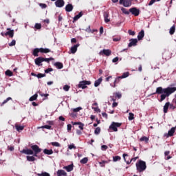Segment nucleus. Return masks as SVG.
Masks as SVG:
<instances>
[{
	"mask_svg": "<svg viewBox=\"0 0 176 176\" xmlns=\"http://www.w3.org/2000/svg\"><path fill=\"white\" fill-rule=\"evenodd\" d=\"M120 79H122L121 76H118L117 77L113 82V87H116V84L119 83V82H120Z\"/></svg>",
	"mask_w": 176,
	"mask_h": 176,
	"instance_id": "c85d7f7f",
	"label": "nucleus"
},
{
	"mask_svg": "<svg viewBox=\"0 0 176 176\" xmlns=\"http://www.w3.org/2000/svg\"><path fill=\"white\" fill-rule=\"evenodd\" d=\"M140 141H141V142L145 141L146 143H148V142L149 141V138H148L146 137V136H143V137H142V138L140 139Z\"/></svg>",
	"mask_w": 176,
	"mask_h": 176,
	"instance_id": "58836bf2",
	"label": "nucleus"
},
{
	"mask_svg": "<svg viewBox=\"0 0 176 176\" xmlns=\"http://www.w3.org/2000/svg\"><path fill=\"white\" fill-rule=\"evenodd\" d=\"M130 13L133 16H140V10L137 8H132L129 9Z\"/></svg>",
	"mask_w": 176,
	"mask_h": 176,
	"instance_id": "423d86ee",
	"label": "nucleus"
},
{
	"mask_svg": "<svg viewBox=\"0 0 176 176\" xmlns=\"http://www.w3.org/2000/svg\"><path fill=\"white\" fill-rule=\"evenodd\" d=\"M36 98H38V94H35L34 95L30 98L29 101H35Z\"/></svg>",
	"mask_w": 176,
	"mask_h": 176,
	"instance_id": "c9c22d12",
	"label": "nucleus"
},
{
	"mask_svg": "<svg viewBox=\"0 0 176 176\" xmlns=\"http://www.w3.org/2000/svg\"><path fill=\"white\" fill-rule=\"evenodd\" d=\"M113 63H118V61H119V58L118 57H116L112 60Z\"/></svg>",
	"mask_w": 176,
	"mask_h": 176,
	"instance_id": "774afa93",
	"label": "nucleus"
},
{
	"mask_svg": "<svg viewBox=\"0 0 176 176\" xmlns=\"http://www.w3.org/2000/svg\"><path fill=\"white\" fill-rule=\"evenodd\" d=\"M72 129V125L71 124H67V131H71Z\"/></svg>",
	"mask_w": 176,
	"mask_h": 176,
	"instance_id": "e2e57ef3",
	"label": "nucleus"
},
{
	"mask_svg": "<svg viewBox=\"0 0 176 176\" xmlns=\"http://www.w3.org/2000/svg\"><path fill=\"white\" fill-rule=\"evenodd\" d=\"M38 176H50V174L47 173V172H43L42 173H38Z\"/></svg>",
	"mask_w": 176,
	"mask_h": 176,
	"instance_id": "79ce46f5",
	"label": "nucleus"
},
{
	"mask_svg": "<svg viewBox=\"0 0 176 176\" xmlns=\"http://www.w3.org/2000/svg\"><path fill=\"white\" fill-rule=\"evenodd\" d=\"M100 54H101L102 56H111V54H112V51L109 49L103 50L100 51Z\"/></svg>",
	"mask_w": 176,
	"mask_h": 176,
	"instance_id": "0eeeda50",
	"label": "nucleus"
},
{
	"mask_svg": "<svg viewBox=\"0 0 176 176\" xmlns=\"http://www.w3.org/2000/svg\"><path fill=\"white\" fill-rule=\"evenodd\" d=\"M92 109H94L96 112H101V110L98 107H92Z\"/></svg>",
	"mask_w": 176,
	"mask_h": 176,
	"instance_id": "0e129e2a",
	"label": "nucleus"
},
{
	"mask_svg": "<svg viewBox=\"0 0 176 176\" xmlns=\"http://www.w3.org/2000/svg\"><path fill=\"white\" fill-rule=\"evenodd\" d=\"M113 96L116 98H118V99L122 98V93L120 92H115L113 94Z\"/></svg>",
	"mask_w": 176,
	"mask_h": 176,
	"instance_id": "2f4dec72",
	"label": "nucleus"
},
{
	"mask_svg": "<svg viewBox=\"0 0 176 176\" xmlns=\"http://www.w3.org/2000/svg\"><path fill=\"white\" fill-rule=\"evenodd\" d=\"M90 85H91V81H89V80H82V81H80L78 85V87L79 89H87V86H90Z\"/></svg>",
	"mask_w": 176,
	"mask_h": 176,
	"instance_id": "7ed1b4c3",
	"label": "nucleus"
},
{
	"mask_svg": "<svg viewBox=\"0 0 176 176\" xmlns=\"http://www.w3.org/2000/svg\"><path fill=\"white\" fill-rule=\"evenodd\" d=\"M101 148L103 149V151H107L108 149V146L107 145H102L101 146Z\"/></svg>",
	"mask_w": 176,
	"mask_h": 176,
	"instance_id": "69168bd1",
	"label": "nucleus"
},
{
	"mask_svg": "<svg viewBox=\"0 0 176 176\" xmlns=\"http://www.w3.org/2000/svg\"><path fill=\"white\" fill-rule=\"evenodd\" d=\"M65 5L64 0H56L55 1V6L56 8H63Z\"/></svg>",
	"mask_w": 176,
	"mask_h": 176,
	"instance_id": "1a4fd4ad",
	"label": "nucleus"
},
{
	"mask_svg": "<svg viewBox=\"0 0 176 176\" xmlns=\"http://www.w3.org/2000/svg\"><path fill=\"white\" fill-rule=\"evenodd\" d=\"M34 63L38 67H41L42 65V63H43V57H38L34 60Z\"/></svg>",
	"mask_w": 176,
	"mask_h": 176,
	"instance_id": "9b49d317",
	"label": "nucleus"
},
{
	"mask_svg": "<svg viewBox=\"0 0 176 176\" xmlns=\"http://www.w3.org/2000/svg\"><path fill=\"white\" fill-rule=\"evenodd\" d=\"M101 82H102V78H99L98 80H96L94 82L95 87H98V85H101Z\"/></svg>",
	"mask_w": 176,
	"mask_h": 176,
	"instance_id": "393cba45",
	"label": "nucleus"
},
{
	"mask_svg": "<svg viewBox=\"0 0 176 176\" xmlns=\"http://www.w3.org/2000/svg\"><path fill=\"white\" fill-rule=\"evenodd\" d=\"M176 87L163 88L162 87H157L155 93L153 94H161L160 102L164 101L166 97H170L173 93H175Z\"/></svg>",
	"mask_w": 176,
	"mask_h": 176,
	"instance_id": "f257e3e1",
	"label": "nucleus"
},
{
	"mask_svg": "<svg viewBox=\"0 0 176 176\" xmlns=\"http://www.w3.org/2000/svg\"><path fill=\"white\" fill-rule=\"evenodd\" d=\"M129 75H130V73L129 72H126L123 73V74L120 77H121V79H124L126 78H128Z\"/></svg>",
	"mask_w": 176,
	"mask_h": 176,
	"instance_id": "473e14b6",
	"label": "nucleus"
},
{
	"mask_svg": "<svg viewBox=\"0 0 176 176\" xmlns=\"http://www.w3.org/2000/svg\"><path fill=\"white\" fill-rule=\"evenodd\" d=\"M175 32V25H173L169 30L170 35H174V33Z\"/></svg>",
	"mask_w": 176,
	"mask_h": 176,
	"instance_id": "cd10ccee",
	"label": "nucleus"
},
{
	"mask_svg": "<svg viewBox=\"0 0 176 176\" xmlns=\"http://www.w3.org/2000/svg\"><path fill=\"white\" fill-rule=\"evenodd\" d=\"M175 130H176V126L172 127V128L168 131V133H167V135H166L167 138H168V137H173V135H174V133H175Z\"/></svg>",
	"mask_w": 176,
	"mask_h": 176,
	"instance_id": "ddd939ff",
	"label": "nucleus"
},
{
	"mask_svg": "<svg viewBox=\"0 0 176 176\" xmlns=\"http://www.w3.org/2000/svg\"><path fill=\"white\" fill-rule=\"evenodd\" d=\"M122 157L119 155H116L113 157V162H119V160H121Z\"/></svg>",
	"mask_w": 176,
	"mask_h": 176,
	"instance_id": "4c0bfd02",
	"label": "nucleus"
},
{
	"mask_svg": "<svg viewBox=\"0 0 176 176\" xmlns=\"http://www.w3.org/2000/svg\"><path fill=\"white\" fill-rule=\"evenodd\" d=\"M169 109H170L171 111H174V109H176V107L174 106V104H170Z\"/></svg>",
	"mask_w": 176,
	"mask_h": 176,
	"instance_id": "603ef678",
	"label": "nucleus"
},
{
	"mask_svg": "<svg viewBox=\"0 0 176 176\" xmlns=\"http://www.w3.org/2000/svg\"><path fill=\"white\" fill-rule=\"evenodd\" d=\"M34 28H36V30H41V28H42V25L41 23H36Z\"/></svg>",
	"mask_w": 176,
	"mask_h": 176,
	"instance_id": "a18cd8bd",
	"label": "nucleus"
},
{
	"mask_svg": "<svg viewBox=\"0 0 176 176\" xmlns=\"http://www.w3.org/2000/svg\"><path fill=\"white\" fill-rule=\"evenodd\" d=\"M68 148H69V149H76V146H75V144H70V145H69L68 146Z\"/></svg>",
	"mask_w": 176,
	"mask_h": 176,
	"instance_id": "3c124183",
	"label": "nucleus"
},
{
	"mask_svg": "<svg viewBox=\"0 0 176 176\" xmlns=\"http://www.w3.org/2000/svg\"><path fill=\"white\" fill-rule=\"evenodd\" d=\"M6 76H13V72L10 71V69H8L5 72Z\"/></svg>",
	"mask_w": 176,
	"mask_h": 176,
	"instance_id": "72a5a7b5",
	"label": "nucleus"
},
{
	"mask_svg": "<svg viewBox=\"0 0 176 176\" xmlns=\"http://www.w3.org/2000/svg\"><path fill=\"white\" fill-rule=\"evenodd\" d=\"M65 10L66 12H72V10H74V6L71 3L66 5Z\"/></svg>",
	"mask_w": 176,
	"mask_h": 176,
	"instance_id": "6ab92c4d",
	"label": "nucleus"
},
{
	"mask_svg": "<svg viewBox=\"0 0 176 176\" xmlns=\"http://www.w3.org/2000/svg\"><path fill=\"white\" fill-rule=\"evenodd\" d=\"M39 6L41 7V9H46L47 8V5L45 3H39Z\"/></svg>",
	"mask_w": 176,
	"mask_h": 176,
	"instance_id": "8fccbe9b",
	"label": "nucleus"
},
{
	"mask_svg": "<svg viewBox=\"0 0 176 176\" xmlns=\"http://www.w3.org/2000/svg\"><path fill=\"white\" fill-rule=\"evenodd\" d=\"M82 109V107H77L73 109V112H79Z\"/></svg>",
	"mask_w": 176,
	"mask_h": 176,
	"instance_id": "bf43d9fd",
	"label": "nucleus"
},
{
	"mask_svg": "<svg viewBox=\"0 0 176 176\" xmlns=\"http://www.w3.org/2000/svg\"><path fill=\"white\" fill-rule=\"evenodd\" d=\"M168 108H170V102H166L164 106V113L168 112Z\"/></svg>",
	"mask_w": 176,
	"mask_h": 176,
	"instance_id": "5701e85b",
	"label": "nucleus"
},
{
	"mask_svg": "<svg viewBox=\"0 0 176 176\" xmlns=\"http://www.w3.org/2000/svg\"><path fill=\"white\" fill-rule=\"evenodd\" d=\"M45 76H46L45 74L38 73L36 76V78L41 79V78H45Z\"/></svg>",
	"mask_w": 176,
	"mask_h": 176,
	"instance_id": "37998d69",
	"label": "nucleus"
},
{
	"mask_svg": "<svg viewBox=\"0 0 176 176\" xmlns=\"http://www.w3.org/2000/svg\"><path fill=\"white\" fill-rule=\"evenodd\" d=\"M53 72V69L52 68H48V69L45 70V74H49V72Z\"/></svg>",
	"mask_w": 176,
	"mask_h": 176,
	"instance_id": "13d9d810",
	"label": "nucleus"
},
{
	"mask_svg": "<svg viewBox=\"0 0 176 176\" xmlns=\"http://www.w3.org/2000/svg\"><path fill=\"white\" fill-rule=\"evenodd\" d=\"M43 153H45V155H53V150L52 149H47V148H45L43 150Z\"/></svg>",
	"mask_w": 176,
	"mask_h": 176,
	"instance_id": "a878e982",
	"label": "nucleus"
},
{
	"mask_svg": "<svg viewBox=\"0 0 176 176\" xmlns=\"http://www.w3.org/2000/svg\"><path fill=\"white\" fill-rule=\"evenodd\" d=\"M40 53H45V54H47V53H50V50L48 48H40Z\"/></svg>",
	"mask_w": 176,
	"mask_h": 176,
	"instance_id": "bb28decb",
	"label": "nucleus"
},
{
	"mask_svg": "<svg viewBox=\"0 0 176 176\" xmlns=\"http://www.w3.org/2000/svg\"><path fill=\"white\" fill-rule=\"evenodd\" d=\"M41 129H47V130H52V126L50 125H43Z\"/></svg>",
	"mask_w": 176,
	"mask_h": 176,
	"instance_id": "c03bdc74",
	"label": "nucleus"
},
{
	"mask_svg": "<svg viewBox=\"0 0 176 176\" xmlns=\"http://www.w3.org/2000/svg\"><path fill=\"white\" fill-rule=\"evenodd\" d=\"M120 5H123L124 8H130L131 6V0H120Z\"/></svg>",
	"mask_w": 176,
	"mask_h": 176,
	"instance_id": "39448f33",
	"label": "nucleus"
},
{
	"mask_svg": "<svg viewBox=\"0 0 176 176\" xmlns=\"http://www.w3.org/2000/svg\"><path fill=\"white\" fill-rule=\"evenodd\" d=\"M63 170H66V171H67V173H71V171H72V170H74V164H72L66 166H63Z\"/></svg>",
	"mask_w": 176,
	"mask_h": 176,
	"instance_id": "2eb2a0df",
	"label": "nucleus"
},
{
	"mask_svg": "<svg viewBox=\"0 0 176 176\" xmlns=\"http://www.w3.org/2000/svg\"><path fill=\"white\" fill-rule=\"evenodd\" d=\"M57 176H67V172L63 169H59L56 172Z\"/></svg>",
	"mask_w": 176,
	"mask_h": 176,
	"instance_id": "f3484780",
	"label": "nucleus"
},
{
	"mask_svg": "<svg viewBox=\"0 0 176 176\" xmlns=\"http://www.w3.org/2000/svg\"><path fill=\"white\" fill-rule=\"evenodd\" d=\"M78 47H79V44L74 45L71 47L70 52L72 54H75L76 52H78Z\"/></svg>",
	"mask_w": 176,
	"mask_h": 176,
	"instance_id": "a211bd4d",
	"label": "nucleus"
},
{
	"mask_svg": "<svg viewBox=\"0 0 176 176\" xmlns=\"http://www.w3.org/2000/svg\"><path fill=\"white\" fill-rule=\"evenodd\" d=\"M136 168L138 173H142L146 170V163L142 160H140L138 163H136Z\"/></svg>",
	"mask_w": 176,
	"mask_h": 176,
	"instance_id": "f03ea898",
	"label": "nucleus"
},
{
	"mask_svg": "<svg viewBox=\"0 0 176 176\" xmlns=\"http://www.w3.org/2000/svg\"><path fill=\"white\" fill-rule=\"evenodd\" d=\"M7 31L5 33L6 36H10V38H13L14 36V30H10V28H7Z\"/></svg>",
	"mask_w": 176,
	"mask_h": 176,
	"instance_id": "6e6552de",
	"label": "nucleus"
},
{
	"mask_svg": "<svg viewBox=\"0 0 176 176\" xmlns=\"http://www.w3.org/2000/svg\"><path fill=\"white\" fill-rule=\"evenodd\" d=\"M15 128L16 129V131H21L24 130V126L15 125Z\"/></svg>",
	"mask_w": 176,
	"mask_h": 176,
	"instance_id": "e433bc0d",
	"label": "nucleus"
},
{
	"mask_svg": "<svg viewBox=\"0 0 176 176\" xmlns=\"http://www.w3.org/2000/svg\"><path fill=\"white\" fill-rule=\"evenodd\" d=\"M20 152L21 153H24L25 155H34V151L31 149H23Z\"/></svg>",
	"mask_w": 176,
	"mask_h": 176,
	"instance_id": "4468645a",
	"label": "nucleus"
},
{
	"mask_svg": "<svg viewBox=\"0 0 176 176\" xmlns=\"http://www.w3.org/2000/svg\"><path fill=\"white\" fill-rule=\"evenodd\" d=\"M102 116L103 118H105V119H108V114H107V113H102Z\"/></svg>",
	"mask_w": 176,
	"mask_h": 176,
	"instance_id": "338daca9",
	"label": "nucleus"
},
{
	"mask_svg": "<svg viewBox=\"0 0 176 176\" xmlns=\"http://www.w3.org/2000/svg\"><path fill=\"white\" fill-rule=\"evenodd\" d=\"M100 133H101V128L97 127V128L95 129L94 133H95L96 135H98V134H100Z\"/></svg>",
	"mask_w": 176,
	"mask_h": 176,
	"instance_id": "a19ab883",
	"label": "nucleus"
},
{
	"mask_svg": "<svg viewBox=\"0 0 176 176\" xmlns=\"http://www.w3.org/2000/svg\"><path fill=\"white\" fill-rule=\"evenodd\" d=\"M144 36H145V31H144V30H142L138 35V39L139 41H142V39L144 38Z\"/></svg>",
	"mask_w": 176,
	"mask_h": 176,
	"instance_id": "dca6fc26",
	"label": "nucleus"
},
{
	"mask_svg": "<svg viewBox=\"0 0 176 176\" xmlns=\"http://www.w3.org/2000/svg\"><path fill=\"white\" fill-rule=\"evenodd\" d=\"M130 43H129V47H131V46H137V43H138V40L137 38H131L129 40Z\"/></svg>",
	"mask_w": 176,
	"mask_h": 176,
	"instance_id": "f8f14e48",
	"label": "nucleus"
},
{
	"mask_svg": "<svg viewBox=\"0 0 176 176\" xmlns=\"http://www.w3.org/2000/svg\"><path fill=\"white\" fill-rule=\"evenodd\" d=\"M128 32H129V35H132L133 36H134V35H135V32L132 31L131 30H129L128 31Z\"/></svg>",
	"mask_w": 176,
	"mask_h": 176,
	"instance_id": "4d7b16f0",
	"label": "nucleus"
},
{
	"mask_svg": "<svg viewBox=\"0 0 176 176\" xmlns=\"http://www.w3.org/2000/svg\"><path fill=\"white\" fill-rule=\"evenodd\" d=\"M69 89H71V87L69 85H65L63 87V90H65V91H69Z\"/></svg>",
	"mask_w": 176,
	"mask_h": 176,
	"instance_id": "09e8293b",
	"label": "nucleus"
},
{
	"mask_svg": "<svg viewBox=\"0 0 176 176\" xmlns=\"http://www.w3.org/2000/svg\"><path fill=\"white\" fill-rule=\"evenodd\" d=\"M120 126H122V123L113 122L109 126V129L110 130H113V131L116 132L118 131V127H120Z\"/></svg>",
	"mask_w": 176,
	"mask_h": 176,
	"instance_id": "20e7f679",
	"label": "nucleus"
},
{
	"mask_svg": "<svg viewBox=\"0 0 176 176\" xmlns=\"http://www.w3.org/2000/svg\"><path fill=\"white\" fill-rule=\"evenodd\" d=\"M10 100H12L11 97L7 98L6 100H3V102L1 104V107H3V105H5V104L8 103V101H10Z\"/></svg>",
	"mask_w": 176,
	"mask_h": 176,
	"instance_id": "f704fd0d",
	"label": "nucleus"
},
{
	"mask_svg": "<svg viewBox=\"0 0 176 176\" xmlns=\"http://www.w3.org/2000/svg\"><path fill=\"white\" fill-rule=\"evenodd\" d=\"M156 2V0H151L150 2L148 3V6H152Z\"/></svg>",
	"mask_w": 176,
	"mask_h": 176,
	"instance_id": "680f3d73",
	"label": "nucleus"
},
{
	"mask_svg": "<svg viewBox=\"0 0 176 176\" xmlns=\"http://www.w3.org/2000/svg\"><path fill=\"white\" fill-rule=\"evenodd\" d=\"M85 31L86 32H88V33H91V29L90 28V25H89L88 26V28H87L85 30Z\"/></svg>",
	"mask_w": 176,
	"mask_h": 176,
	"instance_id": "6e6d98bb",
	"label": "nucleus"
},
{
	"mask_svg": "<svg viewBox=\"0 0 176 176\" xmlns=\"http://www.w3.org/2000/svg\"><path fill=\"white\" fill-rule=\"evenodd\" d=\"M38 53H41V49L40 48H35L33 50L32 54L34 56V57H38L39 54Z\"/></svg>",
	"mask_w": 176,
	"mask_h": 176,
	"instance_id": "4be33fe9",
	"label": "nucleus"
},
{
	"mask_svg": "<svg viewBox=\"0 0 176 176\" xmlns=\"http://www.w3.org/2000/svg\"><path fill=\"white\" fill-rule=\"evenodd\" d=\"M89 162V158L88 157H84L82 160H80V163L81 164H86Z\"/></svg>",
	"mask_w": 176,
	"mask_h": 176,
	"instance_id": "7c9ffc66",
	"label": "nucleus"
},
{
	"mask_svg": "<svg viewBox=\"0 0 176 176\" xmlns=\"http://www.w3.org/2000/svg\"><path fill=\"white\" fill-rule=\"evenodd\" d=\"M9 46L12 47V46H14L16 45V40H12L11 41V43H10L9 44Z\"/></svg>",
	"mask_w": 176,
	"mask_h": 176,
	"instance_id": "864d4df0",
	"label": "nucleus"
},
{
	"mask_svg": "<svg viewBox=\"0 0 176 176\" xmlns=\"http://www.w3.org/2000/svg\"><path fill=\"white\" fill-rule=\"evenodd\" d=\"M82 16H83V12H80L78 14L76 15L73 18V23H75V21H78V20H79V18L82 17Z\"/></svg>",
	"mask_w": 176,
	"mask_h": 176,
	"instance_id": "412c9836",
	"label": "nucleus"
},
{
	"mask_svg": "<svg viewBox=\"0 0 176 176\" xmlns=\"http://www.w3.org/2000/svg\"><path fill=\"white\" fill-rule=\"evenodd\" d=\"M51 144L52 145V146H57V147L61 146V145L60 144V143H58V142H52Z\"/></svg>",
	"mask_w": 176,
	"mask_h": 176,
	"instance_id": "49530a36",
	"label": "nucleus"
},
{
	"mask_svg": "<svg viewBox=\"0 0 176 176\" xmlns=\"http://www.w3.org/2000/svg\"><path fill=\"white\" fill-rule=\"evenodd\" d=\"M129 120H134V113H129Z\"/></svg>",
	"mask_w": 176,
	"mask_h": 176,
	"instance_id": "de8ad7c7",
	"label": "nucleus"
},
{
	"mask_svg": "<svg viewBox=\"0 0 176 176\" xmlns=\"http://www.w3.org/2000/svg\"><path fill=\"white\" fill-rule=\"evenodd\" d=\"M79 129H80V130H83V127H85V124L80 122V124L78 125Z\"/></svg>",
	"mask_w": 176,
	"mask_h": 176,
	"instance_id": "052dcab7",
	"label": "nucleus"
},
{
	"mask_svg": "<svg viewBox=\"0 0 176 176\" xmlns=\"http://www.w3.org/2000/svg\"><path fill=\"white\" fill-rule=\"evenodd\" d=\"M113 42H119V41H120V36L113 38Z\"/></svg>",
	"mask_w": 176,
	"mask_h": 176,
	"instance_id": "5fc2aeb1",
	"label": "nucleus"
},
{
	"mask_svg": "<svg viewBox=\"0 0 176 176\" xmlns=\"http://www.w3.org/2000/svg\"><path fill=\"white\" fill-rule=\"evenodd\" d=\"M121 10H122V13H124V14H130V11H127V9H126L124 8H122Z\"/></svg>",
	"mask_w": 176,
	"mask_h": 176,
	"instance_id": "ea45409f",
	"label": "nucleus"
},
{
	"mask_svg": "<svg viewBox=\"0 0 176 176\" xmlns=\"http://www.w3.org/2000/svg\"><path fill=\"white\" fill-rule=\"evenodd\" d=\"M108 17H109V12H104V19L105 23H109V21H111V19H108Z\"/></svg>",
	"mask_w": 176,
	"mask_h": 176,
	"instance_id": "aec40b11",
	"label": "nucleus"
},
{
	"mask_svg": "<svg viewBox=\"0 0 176 176\" xmlns=\"http://www.w3.org/2000/svg\"><path fill=\"white\" fill-rule=\"evenodd\" d=\"M26 159L28 162H35V160H36V158L34 156H27Z\"/></svg>",
	"mask_w": 176,
	"mask_h": 176,
	"instance_id": "c756f323",
	"label": "nucleus"
},
{
	"mask_svg": "<svg viewBox=\"0 0 176 176\" xmlns=\"http://www.w3.org/2000/svg\"><path fill=\"white\" fill-rule=\"evenodd\" d=\"M31 148L34 153H41L42 152V148H39L36 144L32 146Z\"/></svg>",
	"mask_w": 176,
	"mask_h": 176,
	"instance_id": "9d476101",
	"label": "nucleus"
},
{
	"mask_svg": "<svg viewBox=\"0 0 176 176\" xmlns=\"http://www.w3.org/2000/svg\"><path fill=\"white\" fill-rule=\"evenodd\" d=\"M54 66L58 68V69H63L64 65L60 62H56L54 63Z\"/></svg>",
	"mask_w": 176,
	"mask_h": 176,
	"instance_id": "b1692460",
	"label": "nucleus"
}]
</instances>
